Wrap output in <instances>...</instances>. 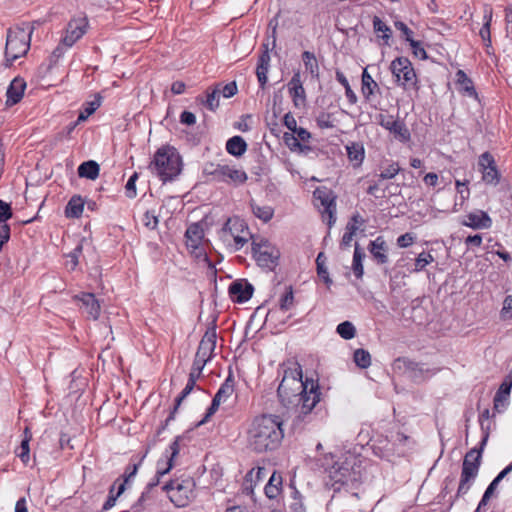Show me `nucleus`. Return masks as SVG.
<instances>
[{
  "instance_id": "obj_17",
  "label": "nucleus",
  "mask_w": 512,
  "mask_h": 512,
  "mask_svg": "<svg viewBox=\"0 0 512 512\" xmlns=\"http://www.w3.org/2000/svg\"><path fill=\"white\" fill-rule=\"evenodd\" d=\"M216 340L217 333L216 328H209L205 334L203 335L200 343L198 345L196 354L199 358H203L207 361H210L214 356V351L216 348Z\"/></svg>"
},
{
  "instance_id": "obj_28",
  "label": "nucleus",
  "mask_w": 512,
  "mask_h": 512,
  "mask_svg": "<svg viewBox=\"0 0 512 512\" xmlns=\"http://www.w3.org/2000/svg\"><path fill=\"white\" fill-rule=\"evenodd\" d=\"M349 476L350 469L338 463L334 464L329 470V478L332 482V486H335L336 484L343 485L347 483Z\"/></svg>"
},
{
  "instance_id": "obj_10",
  "label": "nucleus",
  "mask_w": 512,
  "mask_h": 512,
  "mask_svg": "<svg viewBox=\"0 0 512 512\" xmlns=\"http://www.w3.org/2000/svg\"><path fill=\"white\" fill-rule=\"evenodd\" d=\"M252 252L259 266L273 269L277 265L279 251L271 246L267 240L253 241Z\"/></svg>"
},
{
  "instance_id": "obj_57",
  "label": "nucleus",
  "mask_w": 512,
  "mask_h": 512,
  "mask_svg": "<svg viewBox=\"0 0 512 512\" xmlns=\"http://www.w3.org/2000/svg\"><path fill=\"white\" fill-rule=\"evenodd\" d=\"M220 95L224 98H231L238 92V87L235 81L229 82L227 84L220 83Z\"/></svg>"
},
{
  "instance_id": "obj_48",
  "label": "nucleus",
  "mask_w": 512,
  "mask_h": 512,
  "mask_svg": "<svg viewBox=\"0 0 512 512\" xmlns=\"http://www.w3.org/2000/svg\"><path fill=\"white\" fill-rule=\"evenodd\" d=\"M293 303L294 295L292 287L290 286L288 287L286 292L281 296L279 306L282 311H288L293 307Z\"/></svg>"
},
{
  "instance_id": "obj_20",
  "label": "nucleus",
  "mask_w": 512,
  "mask_h": 512,
  "mask_svg": "<svg viewBox=\"0 0 512 512\" xmlns=\"http://www.w3.org/2000/svg\"><path fill=\"white\" fill-rule=\"evenodd\" d=\"M462 225L472 229H488L492 225V219L483 210L470 212L465 216Z\"/></svg>"
},
{
  "instance_id": "obj_61",
  "label": "nucleus",
  "mask_w": 512,
  "mask_h": 512,
  "mask_svg": "<svg viewBox=\"0 0 512 512\" xmlns=\"http://www.w3.org/2000/svg\"><path fill=\"white\" fill-rule=\"evenodd\" d=\"M233 237L234 243H235V249L239 250L241 249L249 240V237L251 236L250 232H244L242 234L239 233H233L231 235Z\"/></svg>"
},
{
  "instance_id": "obj_59",
  "label": "nucleus",
  "mask_w": 512,
  "mask_h": 512,
  "mask_svg": "<svg viewBox=\"0 0 512 512\" xmlns=\"http://www.w3.org/2000/svg\"><path fill=\"white\" fill-rule=\"evenodd\" d=\"M317 126L321 129H329L333 128L334 124L331 119V114L329 113H320L319 116L316 118Z\"/></svg>"
},
{
  "instance_id": "obj_14",
  "label": "nucleus",
  "mask_w": 512,
  "mask_h": 512,
  "mask_svg": "<svg viewBox=\"0 0 512 512\" xmlns=\"http://www.w3.org/2000/svg\"><path fill=\"white\" fill-rule=\"evenodd\" d=\"M314 197L318 200L323 207L322 216H328L327 224L329 227H332L336 221L335 213H336V203L335 196L333 192L326 187L316 188L314 191Z\"/></svg>"
},
{
  "instance_id": "obj_2",
  "label": "nucleus",
  "mask_w": 512,
  "mask_h": 512,
  "mask_svg": "<svg viewBox=\"0 0 512 512\" xmlns=\"http://www.w3.org/2000/svg\"><path fill=\"white\" fill-rule=\"evenodd\" d=\"M283 421L280 416L262 414L254 417L247 430V445L256 453L278 449L284 438Z\"/></svg>"
},
{
  "instance_id": "obj_58",
  "label": "nucleus",
  "mask_w": 512,
  "mask_h": 512,
  "mask_svg": "<svg viewBox=\"0 0 512 512\" xmlns=\"http://www.w3.org/2000/svg\"><path fill=\"white\" fill-rule=\"evenodd\" d=\"M468 185H469V180H464V181L456 180L455 181L456 191H457V193L460 194L462 202L467 200L470 196V189H469Z\"/></svg>"
},
{
  "instance_id": "obj_53",
  "label": "nucleus",
  "mask_w": 512,
  "mask_h": 512,
  "mask_svg": "<svg viewBox=\"0 0 512 512\" xmlns=\"http://www.w3.org/2000/svg\"><path fill=\"white\" fill-rule=\"evenodd\" d=\"M502 320L512 319V294L504 298L502 309L500 310Z\"/></svg>"
},
{
  "instance_id": "obj_51",
  "label": "nucleus",
  "mask_w": 512,
  "mask_h": 512,
  "mask_svg": "<svg viewBox=\"0 0 512 512\" xmlns=\"http://www.w3.org/2000/svg\"><path fill=\"white\" fill-rule=\"evenodd\" d=\"M139 175L137 172H134L130 178L128 179L126 185H125V193H126V196L130 199H133L136 197L137 195V190H136V181L138 179Z\"/></svg>"
},
{
  "instance_id": "obj_63",
  "label": "nucleus",
  "mask_w": 512,
  "mask_h": 512,
  "mask_svg": "<svg viewBox=\"0 0 512 512\" xmlns=\"http://www.w3.org/2000/svg\"><path fill=\"white\" fill-rule=\"evenodd\" d=\"M124 491H125L124 485L123 484H119V486L117 487V491H116L115 496H108L107 500L105 501V503L102 506V509L103 510H109L110 508H112L115 505V502H116L117 498Z\"/></svg>"
},
{
  "instance_id": "obj_41",
  "label": "nucleus",
  "mask_w": 512,
  "mask_h": 512,
  "mask_svg": "<svg viewBox=\"0 0 512 512\" xmlns=\"http://www.w3.org/2000/svg\"><path fill=\"white\" fill-rule=\"evenodd\" d=\"M220 86L217 84L211 91L207 90L206 99L201 102L211 111H215L219 107Z\"/></svg>"
},
{
  "instance_id": "obj_29",
  "label": "nucleus",
  "mask_w": 512,
  "mask_h": 512,
  "mask_svg": "<svg viewBox=\"0 0 512 512\" xmlns=\"http://www.w3.org/2000/svg\"><path fill=\"white\" fill-rule=\"evenodd\" d=\"M84 205L85 200L80 195L72 196L65 207V216L67 218L81 217Z\"/></svg>"
},
{
  "instance_id": "obj_18",
  "label": "nucleus",
  "mask_w": 512,
  "mask_h": 512,
  "mask_svg": "<svg viewBox=\"0 0 512 512\" xmlns=\"http://www.w3.org/2000/svg\"><path fill=\"white\" fill-rule=\"evenodd\" d=\"M253 291V286L243 279L233 281L228 288L230 298L237 303L248 301L252 297Z\"/></svg>"
},
{
  "instance_id": "obj_11",
  "label": "nucleus",
  "mask_w": 512,
  "mask_h": 512,
  "mask_svg": "<svg viewBox=\"0 0 512 512\" xmlns=\"http://www.w3.org/2000/svg\"><path fill=\"white\" fill-rule=\"evenodd\" d=\"M234 386V377L229 374L214 395L210 407L207 409L203 419L198 422L197 426L205 424L216 413L220 404L226 402L231 397L234 392Z\"/></svg>"
},
{
  "instance_id": "obj_27",
  "label": "nucleus",
  "mask_w": 512,
  "mask_h": 512,
  "mask_svg": "<svg viewBox=\"0 0 512 512\" xmlns=\"http://www.w3.org/2000/svg\"><path fill=\"white\" fill-rule=\"evenodd\" d=\"M347 157L353 167H360L365 158V148L361 142H351L346 145Z\"/></svg>"
},
{
  "instance_id": "obj_22",
  "label": "nucleus",
  "mask_w": 512,
  "mask_h": 512,
  "mask_svg": "<svg viewBox=\"0 0 512 512\" xmlns=\"http://www.w3.org/2000/svg\"><path fill=\"white\" fill-rule=\"evenodd\" d=\"M263 51L261 55L258 58L257 68H256V75L259 82V85L262 89H264L268 77L267 73L270 67V54L268 50V44H263Z\"/></svg>"
},
{
  "instance_id": "obj_3",
  "label": "nucleus",
  "mask_w": 512,
  "mask_h": 512,
  "mask_svg": "<svg viewBox=\"0 0 512 512\" xmlns=\"http://www.w3.org/2000/svg\"><path fill=\"white\" fill-rule=\"evenodd\" d=\"M149 169L163 182L174 180L182 170V159L178 151L171 146L159 148L149 164Z\"/></svg>"
},
{
  "instance_id": "obj_34",
  "label": "nucleus",
  "mask_w": 512,
  "mask_h": 512,
  "mask_svg": "<svg viewBox=\"0 0 512 512\" xmlns=\"http://www.w3.org/2000/svg\"><path fill=\"white\" fill-rule=\"evenodd\" d=\"M302 61L304 63L306 71L310 73L311 77L318 79L319 65L315 54L310 51H304L302 53Z\"/></svg>"
},
{
  "instance_id": "obj_37",
  "label": "nucleus",
  "mask_w": 512,
  "mask_h": 512,
  "mask_svg": "<svg viewBox=\"0 0 512 512\" xmlns=\"http://www.w3.org/2000/svg\"><path fill=\"white\" fill-rule=\"evenodd\" d=\"M282 486V477L279 474L273 473L270 477L268 484L265 486V494L268 498L274 499L276 498Z\"/></svg>"
},
{
  "instance_id": "obj_24",
  "label": "nucleus",
  "mask_w": 512,
  "mask_h": 512,
  "mask_svg": "<svg viewBox=\"0 0 512 512\" xmlns=\"http://www.w3.org/2000/svg\"><path fill=\"white\" fill-rule=\"evenodd\" d=\"M380 92L378 83L368 73L367 68L362 72L361 76V93L366 102H371L375 93Z\"/></svg>"
},
{
  "instance_id": "obj_23",
  "label": "nucleus",
  "mask_w": 512,
  "mask_h": 512,
  "mask_svg": "<svg viewBox=\"0 0 512 512\" xmlns=\"http://www.w3.org/2000/svg\"><path fill=\"white\" fill-rule=\"evenodd\" d=\"M368 250L378 264H386L388 262V246L382 236H378L375 240L370 241Z\"/></svg>"
},
{
  "instance_id": "obj_47",
  "label": "nucleus",
  "mask_w": 512,
  "mask_h": 512,
  "mask_svg": "<svg viewBox=\"0 0 512 512\" xmlns=\"http://www.w3.org/2000/svg\"><path fill=\"white\" fill-rule=\"evenodd\" d=\"M336 332L345 340H350L356 335V328L350 321H344L338 324Z\"/></svg>"
},
{
  "instance_id": "obj_15",
  "label": "nucleus",
  "mask_w": 512,
  "mask_h": 512,
  "mask_svg": "<svg viewBox=\"0 0 512 512\" xmlns=\"http://www.w3.org/2000/svg\"><path fill=\"white\" fill-rule=\"evenodd\" d=\"M378 124L394 134L396 138L402 142L410 140V131L406 127L405 123L395 119L392 115L379 114Z\"/></svg>"
},
{
  "instance_id": "obj_52",
  "label": "nucleus",
  "mask_w": 512,
  "mask_h": 512,
  "mask_svg": "<svg viewBox=\"0 0 512 512\" xmlns=\"http://www.w3.org/2000/svg\"><path fill=\"white\" fill-rule=\"evenodd\" d=\"M13 216V211L10 203L0 199V224H7L6 222Z\"/></svg>"
},
{
  "instance_id": "obj_43",
  "label": "nucleus",
  "mask_w": 512,
  "mask_h": 512,
  "mask_svg": "<svg viewBox=\"0 0 512 512\" xmlns=\"http://www.w3.org/2000/svg\"><path fill=\"white\" fill-rule=\"evenodd\" d=\"M223 231L224 232H229L231 235H233V233H239V234H242L244 232H247L249 231L248 230V227L247 225L245 224V222L239 218H229L224 227H223Z\"/></svg>"
},
{
  "instance_id": "obj_30",
  "label": "nucleus",
  "mask_w": 512,
  "mask_h": 512,
  "mask_svg": "<svg viewBox=\"0 0 512 512\" xmlns=\"http://www.w3.org/2000/svg\"><path fill=\"white\" fill-rule=\"evenodd\" d=\"M204 233L201 226L197 223L191 224L185 233L187 247L196 249L203 239Z\"/></svg>"
},
{
  "instance_id": "obj_19",
  "label": "nucleus",
  "mask_w": 512,
  "mask_h": 512,
  "mask_svg": "<svg viewBox=\"0 0 512 512\" xmlns=\"http://www.w3.org/2000/svg\"><path fill=\"white\" fill-rule=\"evenodd\" d=\"M79 302H81V310L84 314L87 315L88 318L93 320H97L101 307L93 293H82L81 295L76 297Z\"/></svg>"
},
{
  "instance_id": "obj_7",
  "label": "nucleus",
  "mask_w": 512,
  "mask_h": 512,
  "mask_svg": "<svg viewBox=\"0 0 512 512\" xmlns=\"http://www.w3.org/2000/svg\"><path fill=\"white\" fill-rule=\"evenodd\" d=\"M180 440H181V437L177 436L175 438V440L170 444L169 449H170L171 453H170V456L167 457V459H168L167 463H166L167 466L163 468L160 466L161 465L160 461L158 462V464H157L158 468H157L155 476L147 484V486L145 487V490L142 492V494L139 497V499L137 500V502L131 507L133 512H140L143 508H145L147 501L151 499V491L153 490V488L158 486V484L160 482V478L162 476H164L165 474H167L170 471V469L173 467V460L179 454V451H180V446H179Z\"/></svg>"
},
{
  "instance_id": "obj_8",
  "label": "nucleus",
  "mask_w": 512,
  "mask_h": 512,
  "mask_svg": "<svg viewBox=\"0 0 512 512\" xmlns=\"http://www.w3.org/2000/svg\"><path fill=\"white\" fill-rule=\"evenodd\" d=\"M203 174L210 176L213 181L234 184H243L248 178L246 172L242 169L213 162L204 165Z\"/></svg>"
},
{
  "instance_id": "obj_40",
  "label": "nucleus",
  "mask_w": 512,
  "mask_h": 512,
  "mask_svg": "<svg viewBox=\"0 0 512 512\" xmlns=\"http://www.w3.org/2000/svg\"><path fill=\"white\" fill-rule=\"evenodd\" d=\"M285 144L290 148L292 151H299L301 153H307L308 151H311V147L305 144H302L299 141V138L295 136L294 133H284L283 136Z\"/></svg>"
},
{
  "instance_id": "obj_31",
  "label": "nucleus",
  "mask_w": 512,
  "mask_h": 512,
  "mask_svg": "<svg viewBox=\"0 0 512 512\" xmlns=\"http://www.w3.org/2000/svg\"><path fill=\"white\" fill-rule=\"evenodd\" d=\"M100 172L99 164L94 160H88L81 163L78 167V175L81 178L95 180Z\"/></svg>"
},
{
  "instance_id": "obj_64",
  "label": "nucleus",
  "mask_w": 512,
  "mask_h": 512,
  "mask_svg": "<svg viewBox=\"0 0 512 512\" xmlns=\"http://www.w3.org/2000/svg\"><path fill=\"white\" fill-rule=\"evenodd\" d=\"M505 22L507 36H510L512 39V7H507L505 9Z\"/></svg>"
},
{
  "instance_id": "obj_33",
  "label": "nucleus",
  "mask_w": 512,
  "mask_h": 512,
  "mask_svg": "<svg viewBox=\"0 0 512 512\" xmlns=\"http://www.w3.org/2000/svg\"><path fill=\"white\" fill-rule=\"evenodd\" d=\"M193 391V389L185 386L184 389L182 390V392L178 395V397L175 399V405L173 407V409L171 410L169 416L166 418V420L164 421V423L158 428L157 430V435H160L165 429L166 427L168 426V424L174 420L175 418V414L178 410V408L180 407L182 401Z\"/></svg>"
},
{
  "instance_id": "obj_32",
  "label": "nucleus",
  "mask_w": 512,
  "mask_h": 512,
  "mask_svg": "<svg viewBox=\"0 0 512 512\" xmlns=\"http://www.w3.org/2000/svg\"><path fill=\"white\" fill-rule=\"evenodd\" d=\"M226 150L235 157L242 156L247 150V143L241 136H233L226 142Z\"/></svg>"
},
{
  "instance_id": "obj_4",
  "label": "nucleus",
  "mask_w": 512,
  "mask_h": 512,
  "mask_svg": "<svg viewBox=\"0 0 512 512\" xmlns=\"http://www.w3.org/2000/svg\"><path fill=\"white\" fill-rule=\"evenodd\" d=\"M37 21L22 23L7 32L5 45V59L7 65H12L18 58L26 55L30 48L31 36L35 30Z\"/></svg>"
},
{
  "instance_id": "obj_21",
  "label": "nucleus",
  "mask_w": 512,
  "mask_h": 512,
  "mask_svg": "<svg viewBox=\"0 0 512 512\" xmlns=\"http://www.w3.org/2000/svg\"><path fill=\"white\" fill-rule=\"evenodd\" d=\"M397 363H402L409 376L414 381H421L425 379V374H434V371L425 368L423 364L414 362L408 358H398Z\"/></svg>"
},
{
  "instance_id": "obj_49",
  "label": "nucleus",
  "mask_w": 512,
  "mask_h": 512,
  "mask_svg": "<svg viewBox=\"0 0 512 512\" xmlns=\"http://www.w3.org/2000/svg\"><path fill=\"white\" fill-rule=\"evenodd\" d=\"M433 261H434V257L430 253H428V252L420 253L415 260L414 271L415 272L422 271L426 267V265L430 264Z\"/></svg>"
},
{
  "instance_id": "obj_12",
  "label": "nucleus",
  "mask_w": 512,
  "mask_h": 512,
  "mask_svg": "<svg viewBox=\"0 0 512 512\" xmlns=\"http://www.w3.org/2000/svg\"><path fill=\"white\" fill-rule=\"evenodd\" d=\"M89 21L86 16L74 17L67 23L65 34L61 39V44L65 47H72L87 32Z\"/></svg>"
},
{
  "instance_id": "obj_9",
  "label": "nucleus",
  "mask_w": 512,
  "mask_h": 512,
  "mask_svg": "<svg viewBox=\"0 0 512 512\" xmlns=\"http://www.w3.org/2000/svg\"><path fill=\"white\" fill-rule=\"evenodd\" d=\"M390 71L398 86L404 89L416 88L417 75L411 61L404 56L395 58L390 64Z\"/></svg>"
},
{
  "instance_id": "obj_26",
  "label": "nucleus",
  "mask_w": 512,
  "mask_h": 512,
  "mask_svg": "<svg viewBox=\"0 0 512 512\" xmlns=\"http://www.w3.org/2000/svg\"><path fill=\"white\" fill-rule=\"evenodd\" d=\"M512 388V372L509 373L501 383L498 391L494 396V410L500 412V407L504 406V402L507 401L508 396L510 395Z\"/></svg>"
},
{
  "instance_id": "obj_54",
  "label": "nucleus",
  "mask_w": 512,
  "mask_h": 512,
  "mask_svg": "<svg viewBox=\"0 0 512 512\" xmlns=\"http://www.w3.org/2000/svg\"><path fill=\"white\" fill-rule=\"evenodd\" d=\"M16 455L20 458L23 464H27L30 459V446L27 440H22L19 448L16 450Z\"/></svg>"
},
{
  "instance_id": "obj_60",
  "label": "nucleus",
  "mask_w": 512,
  "mask_h": 512,
  "mask_svg": "<svg viewBox=\"0 0 512 512\" xmlns=\"http://www.w3.org/2000/svg\"><path fill=\"white\" fill-rule=\"evenodd\" d=\"M394 26L395 28L401 32L402 34V38L406 41V42H409L410 40L413 39V31L402 21H395L394 22Z\"/></svg>"
},
{
  "instance_id": "obj_42",
  "label": "nucleus",
  "mask_w": 512,
  "mask_h": 512,
  "mask_svg": "<svg viewBox=\"0 0 512 512\" xmlns=\"http://www.w3.org/2000/svg\"><path fill=\"white\" fill-rule=\"evenodd\" d=\"M250 206H251L253 214L257 218L263 220L264 222H268L269 220L272 219L274 210L271 206H268V205L260 206L253 200L251 201Z\"/></svg>"
},
{
  "instance_id": "obj_56",
  "label": "nucleus",
  "mask_w": 512,
  "mask_h": 512,
  "mask_svg": "<svg viewBox=\"0 0 512 512\" xmlns=\"http://www.w3.org/2000/svg\"><path fill=\"white\" fill-rule=\"evenodd\" d=\"M498 483L493 480L489 486L487 487V489L485 490L483 496H482V499L480 500L479 504H478V507L476 509V512H480L482 507L483 506H486L491 495L493 494L494 490L496 489Z\"/></svg>"
},
{
  "instance_id": "obj_38",
  "label": "nucleus",
  "mask_w": 512,
  "mask_h": 512,
  "mask_svg": "<svg viewBox=\"0 0 512 512\" xmlns=\"http://www.w3.org/2000/svg\"><path fill=\"white\" fill-rule=\"evenodd\" d=\"M365 258V253L362 251V249L359 247V244H355L354 254H353V263H352V269L354 275L361 279L364 274V268H363V259Z\"/></svg>"
},
{
  "instance_id": "obj_16",
  "label": "nucleus",
  "mask_w": 512,
  "mask_h": 512,
  "mask_svg": "<svg viewBox=\"0 0 512 512\" xmlns=\"http://www.w3.org/2000/svg\"><path fill=\"white\" fill-rule=\"evenodd\" d=\"M288 93L292 99L293 105L296 108H301L306 105L307 96L306 91L301 80L299 71L294 72L290 81L287 84Z\"/></svg>"
},
{
  "instance_id": "obj_50",
  "label": "nucleus",
  "mask_w": 512,
  "mask_h": 512,
  "mask_svg": "<svg viewBox=\"0 0 512 512\" xmlns=\"http://www.w3.org/2000/svg\"><path fill=\"white\" fill-rule=\"evenodd\" d=\"M409 45L412 50V54L421 60H426L428 58L427 52L424 49L422 42L415 40L414 38L410 40Z\"/></svg>"
},
{
  "instance_id": "obj_36",
  "label": "nucleus",
  "mask_w": 512,
  "mask_h": 512,
  "mask_svg": "<svg viewBox=\"0 0 512 512\" xmlns=\"http://www.w3.org/2000/svg\"><path fill=\"white\" fill-rule=\"evenodd\" d=\"M372 22L374 32L377 34L379 38H381L384 41L385 45H389V40L392 35L390 27L386 23H384L378 16H374Z\"/></svg>"
},
{
  "instance_id": "obj_62",
  "label": "nucleus",
  "mask_w": 512,
  "mask_h": 512,
  "mask_svg": "<svg viewBox=\"0 0 512 512\" xmlns=\"http://www.w3.org/2000/svg\"><path fill=\"white\" fill-rule=\"evenodd\" d=\"M82 245L78 244L67 256L70 258V268L74 270L79 263V256L82 253Z\"/></svg>"
},
{
  "instance_id": "obj_13",
  "label": "nucleus",
  "mask_w": 512,
  "mask_h": 512,
  "mask_svg": "<svg viewBox=\"0 0 512 512\" xmlns=\"http://www.w3.org/2000/svg\"><path fill=\"white\" fill-rule=\"evenodd\" d=\"M478 166L485 184L493 186L499 184L501 174L497 168L494 156L490 152L486 151L479 156Z\"/></svg>"
},
{
  "instance_id": "obj_55",
  "label": "nucleus",
  "mask_w": 512,
  "mask_h": 512,
  "mask_svg": "<svg viewBox=\"0 0 512 512\" xmlns=\"http://www.w3.org/2000/svg\"><path fill=\"white\" fill-rule=\"evenodd\" d=\"M159 219L154 210H148L143 216V224L153 230L158 226Z\"/></svg>"
},
{
  "instance_id": "obj_1",
  "label": "nucleus",
  "mask_w": 512,
  "mask_h": 512,
  "mask_svg": "<svg viewBox=\"0 0 512 512\" xmlns=\"http://www.w3.org/2000/svg\"><path fill=\"white\" fill-rule=\"evenodd\" d=\"M280 372L282 379L277 395L281 404L287 409H295V424L310 421L312 411L322 395L318 381L308 378L303 381L302 368L297 362L283 363Z\"/></svg>"
},
{
  "instance_id": "obj_35",
  "label": "nucleus",
  "mask_w": 512,
  "mask_h": 512,
  "mask_svg": "<svg viewBox=\"0 0 512 512\" xmlns=\"http://www.w3.org/2000/svg\"><path fill=\"white\" fill-rule=\"evenodd\" d=\"M484 24L482 28L479 31V35L482 38V40L486 43V46L491 45V22H492V8L489 6H486L484 9Z\"/></svg>"
},
{
  "instance_id": "obj_39",
  "label": "nucleus",
  "mask_w": 512,
  "mask_h": 512,
  "mask_svg": "<svg viewBox=\"0 0 512 512\" xmlns=\"http://www.w3.org/2000/svg\"><path fill=\"white\" fill-rule=\"evenodd\" d=\"M456 83L460 85L461 89L469 96H477L472 80L461 69L456 72Z\"/></svg>"
},
{
  "instance_id": "obj_44",
  "label": "nucleus",
  "mask_w": 512,
  "mask_h": 512,
  "mask_svg": "<svg viewBox=\"0 0 512 512\" xmlns=\"http://www.w3.org/2000/svg\"><path fill=\"white\" fill-rule=\"evenodd\" d=\"M401 168L398 162L388 161L384 166H382V170L380 174H378L379 181L393 179L399 172Z\"/></svg>"
},
{
  "instance_id": "obj_25",
  "label": "nucleus",
  "mask_w": 512,
  "mask_h": 512,
  "mask_svg": "<svg viewBox=\"0 0 512 512\" xmlns=\"http://www.w3.org/2000/svg\"><path fill=\"white\" fill-rule=\"evenodd\" d=\"M25 88L26 83L23 79H13L6 92V106H13L17 104L22 99Z\"/></svg>"
},
{
  "instance_id": "obj_46",
  "label": "nucleus",
  "mask_w": 512,
  "mask_h": 512,
  "mask_svg": "<svg viewBox=\"0 0 512 512\" xmlns=\"http://www.w3.org/2000/svg\"><path fill=\"white\" fill-rule=\"evenodd\" d=\"M353 359L355 364L362 369L368 368L371 365V355L370 353L362 348L356 349L354 351Z\"/></svg>"
},
{
  "instance_id": "obj_5",
  "label": "nucleus",
  "mask_w": 512,
  "mask_h": 512,
  "mask_svg": "<svg viewBox=\"0 0 512 512\" xmlns=\"http://www.w3.org/2000/svg\"><path fill=\"white\" fill-rule=\"evenodd\" d=\"M488 441V431L482 437L479 448H473L466 453L463 459L460 482L455 499L464 496L472 487L481 464L482 453Z\"/></svg>"
},
{
  "instance_id": "obj_45",
  "label": "nucleus",
  "mask_w": 512,
  "mask_h": 512,
  "mask_svg": "<svg viewBox=\"0 0 512 512\" xmlns=\"http://www.w3.org/2000/svg\"><path fill=\"white\" fill-rule=\"evenodd\" d=\"M146 454L143 455L139 460L134 461L133 463H130L123 473V475L120 478V483L124 485V489H126V484L129 483V481L136 475L140 465L142 464L143 459L145 458Z\"/></svg>"
},
{
  "instance_id": "obj_6",
  "label": "nucleus",
  "mask_w": 512,
  "mask_h": 512,
  "mask_svg": "<svg viewBox=\"0 0 512 512\" xmlns=\"http://www.w3.org/2000/svg\"><path fill=\"white\" fill-rule=\"evenodd\" d=\"M195 481L192 477L177 478L163 486L170 501L179 508L186 507L195 498Z\"/></svg>"
}]
</instances>
